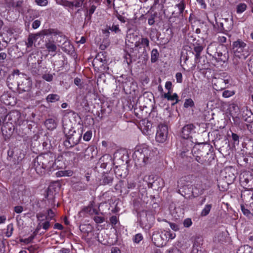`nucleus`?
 I'll return each mask as SVG.
<instances>
[{
  "label": "nucleus",
  "mask_w": 253,
  "mask_h": 253,
  "mask_svg": "<svg viewBox=\"0 0 253 253\" xmlns=\"http://www.w3.org/2000/svg\"><path fill=\"white\" fill-rule=\"evenodd\" d=\"M55 157L51 153H44L37 157L34 161V167L37 173L42 175L46 171H51L55 164Z\"/></svg>",
  "instance_id": "nucleus-1"
},
{
  "label": "nucleus",
  "mask_w": 253,
  "mask_h": 253,
  "mask_svg": "<svg viewBox=\"0 0 253 253\" xmlns=\"http://www.w3.org/2000/svg\"><path fill=\"white\" fill-rule=\"evenodd\" d=\"M154 156L153 150L146 145L137 146L133 154L135 165L139 167H144L150 163Z\"/></svg>",
  "instance_id": "nucleus-2"
},
{
  "label": "nucleus",
  "mask_w": 253,
  "mask_h": 253,
  "mask_svg": "<svg viewBox=\"0 0 253 253\" xmlns=\"http://www.w3.org/2000/svg\"><path fill=\"white\" fill-rule=\"evenodd\" d=\"M59 35L62 37V33L57 29L49 28L44 29L36 34H30L28 37L27 42H26L27 48H32L34 42H35L39 37L48 36L50 35Z\"/></svg>",
  "instance_id": "nucleus-3"
},
{
  "label": "nucleus",
  "mask_w": 253,
  "mask_h": 253,
  "mask_svg": "<svg viewBox=\"0 0 253 253\" xmlns=\"http://www.w3.org/2000/svg\"><path fill=\"white\" fill-rule=\"evenodd\" d=\"M210 146L206 144H202L199 148L194 146L192 150V153L197 162L202 165L209 164V160L207 159L209 154L207 152L209 150Z\"/></svg>",
  "instance_id": "nucleus-4"
},
{
  "label": "nucleus",
  "mask_w": 253,
  "mask_h": 253,
  "mask_svg": "<svg viewBox=\"0 0 253 253\" xmlns=\"http://www.w3.org/2000/svg\"><path fill=\"white\" fill-rule=\"evenodd\" d=\"M197 178L193 175H188L181 177L177 181V185L180 187L179 192L181 191V195L185 196L186 195L190 194L191 184Z\"/></svg>",
  "instance_id": "nucleus-5"
},
{
  "label": "nucleus",
  "mask_w": 253,
  "mask_h": 253,
  "mask_svg": "<svg viewBox=\"0 0 253 253\" xmlns=\"http://www.w3.org/2000/svg\"><path fill=\"white\" fill-rule=\"evenodd\" d=\"M19 78L20 76L18 75L15 76L14 75H12L9 76L7 78V83L8 85L10 84L17 85L20 90L27 91L30 90L32 85L31 82L23 77L24 80L21 83H20L18 82Z\"/></svg>",
  "instance_id": "nucleus-6"
},
{
  "label": "nucleus",
  "mask_w": 253,
  "mask_h": 253,
  "mask_svg": "<svg viewBox=\"0 0 253 253\" xmlns=\"http://www.w3.org/2000/svg\"><path fill=\"white\" fill-rule=\"evenodd\" d=\"M247 44L241 40L238 39L233 42L232 50L235 56L239 59L246 58L248 53Z\"/></svg>",
  "instance_id": "nucleus-7"
},
{
  "label": "nucleus",
  "mask_w": 253,
  "mask_h": 253,
  "mask_svg": "<svg viewBox=\"0 0 253 253\" xmlns=\"http://www.w3.org/2000/svg\"><path fill=\"white\" fill-rule=\"evenodd\" d=\"M82 137L80 131L70 129L67 135V140L64 142L67 147H72L78 144Z\"/></svg>",
  "instance_id": "nucleus-8"
},
{
  "label": "nucleus",
  "mask_w": 253,
  "mask_h": 253,
  "mask_svg": "<svg viewBox=\"0 0 253 253\" xmlns=\"http://www.w3.org/2000/svg\"><path fill=\"white\" fill-rule=\"evenodd\" d=\"M241 185L246 189H253V175L249 171H244L240 176Z\"/></svg>",
  "instance_id": "nucleus-9"
},
{
  "label": "nucleus",
  "mask_w": 253,
  "mask_h": 253,
  "mask_svg": "<svg viewBox=\"0 0 253 253\" xmlns=\"http://www.w3.org/2000/svg\"><path fill=\"white\" fill-rule=\"evenodd\" d=\"M154 222V216L150 212H147L140 215V224L144 229H149Z\"/></svg>",
  "instance_id": "nucleus-10"
},
{
  "label": "nucleus",
  "mask_w": 253,
  "mask_h": 253,
  "mask_svg": "<svg viewBox=\"0 0 253 253\" xmlns=\"http://www.w3.org/2000/svg\"><path fill=\"white\" fill-rule=\"evenodd\" d=\"M8 121L14 125L15 126H21L24 122L21 117V114L18 111L10 112L5 116L4 121Z\"/></svg>",
  "instance_id": "nucleus-11"
},
{
  "label": "nucleus",
  "mask_w": 253,
  "mask_h": 253,
  "mask_svg": "<svg viewBox=\"0 0 253 253\" xmlns=\"http://www.w3.org/2000/svg\"><path fill=\"white\" fill-rule=\"evenodd\" d=\"M168 128L166 125L160 124L157 127L156 140L160 143H164L167 139Z\"/></svg>",
  "instance_id": "nucleus-12"
},
{
  "label": "nucleus",
  "mask_w": 253,
  "mask_h": 253,
  "mask_svg": "<svg viewBox=\"0 0 253 253\" xmlns=\"http://www.w3.org/2000/svg\"><path fill=\"white\" fill-rule=\"evenodd\" d=\"M228 22V19H222V21L218 23L217 21L216 24L213 25L214 31L217 33H224V32H228L232 28L233 24L231 23L229 26H226V23Z\"/></svg>",
  "instance_id": "nucleus-13"
},
{
  "label": "nucleus",
  "mask_w": 253,
  "mask_h": 253,
  "mask_svg": "<svg viewBox=\"0 0 253 253\" xmlns=\"http://www.w3.org/2000/svg\"><path fill=\"white\" fill-rule=\"evenodd\" d=\"M3 125L1 127V132L3 135H5L6 137L10 136L13 131L17 129V126H14L11 124V123H9L8 121H4V119L3 120Z\"/></svg>",
  "instance_id": "nucleus-14"
},
{
  "label": "nucleus",
  "mask_w": 253,
  "mask_h": 253,
  "mask_svg": "<svg viewBox=\"0 0 253 253\" xmlns=\"http://www.w3.org/2000/svg\"><path fill=\"white\" fill-rule=\"evenodd\" d=\"M205 189V186L199 179L195 180L193 184V187L190 192H191L193 197H196L203 194Z\"/></svg>",
  "instance_id": "nucleus-15"
},
{
  "label": "nucleus",
  "mask_w": 253,
  "mask_h": 253,
  "mask_svg": "<svg viewBox=\"0 0 253 253\" xmlns=\"http://www.w3.org/2000/svg\"><path fill=\"white\" fill-rule=\"evenodd\" d=\"M224 79L222 78H218L217 79L215 78L212 80V82H213V85L216 87L215 89L216 90L218 89H222L226 87V85L230 83V78L226 76L224 77L222 76Z\"/></svg>",
  "instance_id": "nucleus-16"
},
{
  "label": "nucleus",
  "mask_w": 253,
  "mask_h": 253,
  "mask_svg": "<svg viewBox=\"0 0 253 253\" xmlns=\"http://www.w3.org/2000/svg\"><path fill=\"white\" fill-rule=\"evenodd\" d=\"M195 126L190 124L184 126L182 129L181 136L183 139H189L192 137L191 134L195 132Z\"/></svg>",
  "instance_id": "nucleus-17"
},
{
  "label": "nucleus",
  "mask_w": 253,
  "mask_h": 253,
  "mask_svg": "<svg viewBox=\"0 0 253 253\" xmlns=\"http://www.w3.org/2000/svg\"><path fill=\"white\" fill-rule=\"evenodd\" d=\"M240 118L248 123H253V113L247 108L244 107L241 109Z\"/></svg>",
  "instance_id": "nucleus-18"
},
{
  "label": "nucleus",
  "mask_w": 253,
  "mask_h": 253,
  "mask_svg": "<svg viewBox=\"0 0 253 253\" xmlns=\"http://www.w3.org/2000/svg\"><path fill=\"white\" fill-rule=\"evenodd\" d=\"M114 171L117 176L120 177H126L127 174V169L126 164H123L120 166H116Z\"/></svg>",
  "instance_id": "nucleus-19"
},
{
  "label": "nucleus",
  "mask_w": 253,
  "mask_h": 253,
  "mask_svg": "<svg viewBox=\"0 0 253 253\" xmlns=\"http://www.w3.org/2000/svg\"><path fill=\"white\" fill-rule=\"evenodd\" d=\"M235 171V169L231 167L225 168V177L228 181L227 184H229V182H233L235 179L236 176L234 173Z\"/></svg>",
  "instance_id": "nucleus-20"
},
{
  "label": "nucleus",
  "mask_w": 253,
  "mask_h": 253,
  "mask_svg": "<svg viewBox=\"0 0 253 253\" xmlns=\"http://www.w3.org/2000/svg\"><path fill=\"white\" fill-rule=\"evenodd\" d=\"M185 8L184 4L182 1L175 5L174 10L172 13V16L174 17L182 16V13Z\"/></svg>",
  "instance_id": "nucleus-21"
},
{
  "label": "nucleus",
  "mask_w": 253,
  "mask_h": 253,
  "mask_svg": "<svg viewBox=\"0 0 253 253\" xmlns=\"http://www.w3.org/2000/svg\"><path fill=\"white\" fill-rule=\"evenodd\" d=\"M112 157L109 155H105L101 157L98 163L100 167L103 169H105L108 164L112 163Z\"/></svg>",
  "instance_id": "nucleus-22"
},
{
  "label": "nucleus",
  "mask_w": 253,
  "mask_h": 253,
  "mask_svg": "<svg viewBox=\"0 0 253 253\" xmlns=\"http://www.w3.org/2000/svg\"><path fill=\"white\" fill-rule=\"evenodd\" d=\"M140 45H142L143 47V53L146 52V48L149 49V41L146 38H142L140 41L135 42V47L141 48Z\"/></svg>",
  "instance_id": "nucleus-23"
},
{
  "label": "nucleus",
  "mask_w": 253,
  "mask_h": 253,
  "mask_svg": "<svg viewBox=\"0 0 253 253\" xmlns=\"http://www.w3.org/2000/svg\"><path fill=\"white\" fill-rule=\"evenodd\" d=\"M241 197L248 202L253 200V189H246L242 192Z\"/></svg>",
  "instance_id": "nucleus-24"
},
{
  "label": "nucleus",
  "mask_w": 253,
  "mask_h": 253,
  "mask_svg": "<svg viewBox=\"0 0 253 253\" xmlns=\"http://www.w3.org/2000/svg\"><path fill=\"white\" fill-rule=\"evenodd\" d=\"M138 38L137 35L131 29H128L126 38V42L129 43H133Z\"/></svg>",
  "instance_id": "nucleus-25"
},
{
  "label": "nucleus",
  "mask_w": 253,
  "mask_h": 253,
  "mask_svg": "<svg viewBox=\"0 0 253 253\" xmlns=\"http://www.w3.org/2000/svg\"><path fill=\"white\" fill-rule=\"evenodd\" d=\"M45 46L49 52H55L57 49L55 42L51 40L45 41Z\"/></svg>",
  "instance_id": "nucleus-26"
},
{
  "label": "nucleus",
  "mask_w": 253,
  "mask_h": 253,
  "mask_svg": "<svg viewBox=\"0 0 253 253\" xmlns=\"http://www.w3.org/2000/svg\"><path fill=\"white\" fill-rule=\"evenodd\" d=\"M182 142L183 146V150L181 152V155L183 156L185 153L188 152L191 150L192 147V141L188 139H184Z\"/></svg>",
  "instance_id": "nucleus-27"
},
{
  "label": "nucleus",
  "mask_w": 253,
  "mask_h": 253,
  "mask_svg": "<svg viewBox=\"0 0 253 253\" xmlns=\"http://www.w3.org/2000/svg\"><path fill=\"white\" fill-rule=\"evenodd\" d=\"M152 240L157 246H160L163 244L161 235L158 232H155L152 235Z\"/></svg>",
  "instance_id": "nucleus-28"
},
{
  "label": "nucleus",
  "mask_w": 253,
  "mask_h": 253,
  "mask_svg": "<svg viewBox=\"0 0 253 253\" xmlns=\"http://www.w3.org/2000/svg\"><path fill=\"white\" fill-rule=\"evenodd\" d=\"M207 53L213 58L216 56V54L218 52L217 49V45L215 43H211L208 46L207 49Z\"/></svg>",
  "instance_id": "nucleus-29"
},
{
  "label": "nucleus",
  "mask_w": 253,
  "mask_h": 253,
  "mask_svg": "<svg viewBox=\"0 0 253 253\" xmlns=\"http://www.w3.org/2000/svg\"><path fill=\"white\" fill-rule=\"evenodd\" d=\"M13 99V98L7 93H4L0 96L1 101L6 105H12V100Z\"/></svg>",
  "instance_id": "nucleus-30"
},
{
  "label": "nucleus",
  "mask_w": 253,
  "mask_h": 253,
  "mask_svg": "<svg viewBox=\"0 0 253 253\" xmlns=\"http://www.w3.org/2000/svg\"><path fill=\"white\" fill-rule=\"evenodd\" d=\"M113 180V175L112 174L106 173L102 176L101 180L102 184H110L112 183Z\"/></svg>",
  "instance_id": "nucleus-31"
},
{
  "label": "nucleus",
  "mask_w": 253,
  "mask_h": 253,
  "mask_svg": "<svg viewBox=\"0 0 253 253\" xmlns=\"http://www.w3.org/2000/svg\"><path fill=\"white\" fill-rule=\"evenodd\" d=\"M204 49V46L199 43L194 44V51L196 52L195 60H198L200 57L201 52Z\"/></svg>",
  "instance_id": "nucleus-32"
},
{
  "label": "nucleus",
  "mask_w": 253,
  "mask_h": 253,
  "mask_svg": "<svg viewBox=\"0 0 253 253\" xmlns=\"http://www.w3.org/2000/svg\"><path fill=\"white\" fill-rule=\"evenodd\" d=\"M45 126L48 129H53L56 127V123L54 120L52 119H49L45 121Z\"/></svg>",
  "instance_id": "nucleus-33"
},
{
  "label": "nucleus",
  "mask_w": 253,
  "mask_h": 253,
  "mask_svg": "<svg viewBox=\"0 0 253 253\" xmlns=\"http://www.w3.org/2000/svg\"><path fill=\"white\" fill-rule=\"evenodd\" d=\"M213 58H214L217 62H225L228 59V57L225 54H223L219 51L216 53V56H214Z\"/></svg>",
  "instance_id": "nucleus-34"
},
{
  "label": "nucleus",
  "mask_w": 253,
  "mask_h": 253,
  "mask_svg": "<svg viewBox=\"0 0 253 253\" xmlns=\"http://www.w3.org/2000/svg\"><path fill=\"white\" fill-rule=\"evenodd\" d=\"M60 99V96L56 94H50L47 95L46 100L48 102H55L58 101Z\"/></svg>",
  "instance_id": "nucleus-35"
},
{
  "label": "nucleus",
  "mask_w": 253,
  "mask_h": 253,
  "mask_svg": "<svg viewBox=\"0 0 253 253\" xmlns=\"http://www.w3.org/2000/svg\"><path fill=\"white\" fill-rule=\"evenodd\" d=\"M159 53L157 49H153L151 51V61L152 63L156 62L159 58Z\"/></svg>",
  "instance_id": "nucleus-36"
},
{
  "label": "nucleus",
  "mask_w": 253,
  "mask_h": 253,
  "mask_svg": "<svg viewBox=\"0 0 253 253\" xmlns=\"http://www.w3.org/2000/svg\"><path fill=\"white\" fill-rule=\"evenodd\" d=\"M237 253H253V249H251L249 246H244L239 248Z\"/></svg>",
  "instance_id": "nucleus-37"
},
{
  "label": "nucleus",
  "mask_w": 253,
  "mask_h": 253,
  "mask_svg": "<svg viewBox=\"0 0 253 253\" xmlns=\"http://www.w3.org/2000/svg\"><path fill=\"white\" fill-rule=\"evenodd\" d=\"M109 30L111 31L112 32H114L115 33H118L121 31V30L119 27V25H115L114 24H113L112 26L108 27L107 30H106V32L108 34L110 33L109 31Z\"/></svg>",
  "instance_id": "nucleus-38"
},
{
  "label": "nucleus",
  "mask_w": 253,
  "mask_h": 253,
  "mask_svg": "<svg viewBox=\"0 0 253 253\" xmlns=\"http://www.w3.org/2000/svg\"><path fill=\"white\" fill-rule=\"evenodd\" d=\"M241 209L243 213V214L248 217L250 218H251L253 216V214L250 212V211L246 209L244 205L241 206Z\"/></svg>",
  "instance_id": "nucleus-39"
},
{
  "label": "nucleus",
  "mask_w": 253,
  "mask_h": 253,
  "mask_svg": "<svg viewBox=\"0 0 253 253\" xmlns=\"http://www.w3.org/2000/svg\"><path fill=\"white\" fill-rule=\"evenodd\" d=\"M211 207L212 205L211 204L207 205L204 209L202 210L201 213V215L203 216L207 215L209 213Z\"/></svg>",
  "instance_id": "nucleus-40"
},
{
  "label": "nucleus",
  "mask_w": 253,
  "mask_h": 253,
  "mask_svg": "<svg viewBox=\"0 0 253 253\" xmlns=\"http://www.w3.org/2000/svg\"><path fill=\"white\" fill-rule=\"evenodd\" d=\"M247 8V5L245 3H240L237 6V12L241 13L243 12Z\"/></svg>",
  "instance_id": "nucleus-41"
},
{
  "label": "nucleus",
  "mask_w": 253,
  "mask_h": 253,
  "mask_svg": "<svg viewBox=\"0 0 253 253\" xmlns=\"http://www.w3.org/2000/svg\"><path fill=\"white\" fill-rule=\"evenodd\" d=\"M55 214L53 210L51 209H49L47 210V215L46 216L45 219L47 220L50 221L55 216Z\"/></svg>",
  "instance_id": "nucleus-42"
},
{
  "label": "nucleus",
  "mask_w": 253,
  "mask_h": 253,
  "mask_svg": "<svg viewBox=\"0 0 253 253\" xmlns=\"http://www.w3.org/2000/svg\"><path fill=\"white\" fill-rule=\"evenodd\" d=\"M194 106V102L191 98L186 99L184 103V107L188 108L189 107H192Z\"/></svg>",
  "instance_id": "nucleus-43"
},
{
  "label": "nucleus",
  "mask_w": 253,
  "mask_h": 253,
  "mask_svg": "<svg viewBox=\"0 0 253 253\" xmlns=\"http://www.w3.org/2000/svg\"><path fill=\"white\" fill-rule=\"evenodd\" d=\"M235 94L234 90H226L222 92V96L225 98H228L233 96Z\"/></svg>",
  "instance_id": "nucleus-44"
},
{
  "label": "nucleus",
  "mask_w": 253,
  "mask_h": 253,
  "mask_svg": "<svg viewBox=\"0 0 253 253\" xmlns=\"http://www.w3.org/2000/svg\"><path fill=\"white\" fill-rule=\"evenodd\" d=\"M13 231V227L12 224H9L7 226V231L5 233L6 236L7 237H10L12 234Z\"/></svg>",
  "instance_id": "nucleus-45"
},
{
  "label": "nucleus",
  "mask_w": 253,
  "mask_h": 253,
  "mask_svg": "<svg viewBox=\"0 0 253 253\" xmlns=\"http://www.w3.org/2000/svg\"><path fill=\"white\" fill-rule=\"evenodd\" d=\"M143 238L141 234L138 233L135 235L133 238V241L135 243H139L141 241L143 240Z\"/></svg>",
  "instance_id": "nucleus-46"
},
{
  "label": "nucleus",
  "mask_w": 253,
  "mask_h": 253,
  "mask_svg": "<svg viewBox=\"0 0 253 253\" xmlns=\"http://www.w3.org/2000/svg\"><path fill=\"white\" fill-rule=\"evenodd\" d=\"M217 41L220 44H223V43H225L227 41V38L226 37L224 36L222 34L218 35L217 38Z\"/></svg>",
  "instance_id": "nucleus-47"
},
{
  "label": "nucleus",
  "mask_w": 253,
  "mask_h": 253,
  "mask_svg": "<svg viewBox=\"0 0 253 253\" xmlns=\"http://www.w3.org/2000/svg\"><path fill=\"white\" fill-rule=\"evenodd\" d=\"M192 224V221L191 218H187L183 221V225L186 228L189 227Z\"/></svg>",
  "instance_id": "nucleus-48"
},
{
  "label": "nucleus",
  "mask_w": 253,
  "mask_h": 253,
  "mask_svg": "<svg viewBox=\"0 0 253 253\" xmlns=\"http://www.w3.org/2000/svg\"><path fill=\"white\" fill-rule=\"evenodd\" d=\"M125 58L126 62L128 65L131 63L133 61H135V59L133 58L131 55L129 53L126 54Z\"/></svg>",
  "instance_id": "nucleus-49"
},
{
  "label": "nucleus",
  "mask_w": 253,
  "mask_h": 253,
  "mask_svg": "<svg viewBox=\"0 0 253 253\" xmlns=\"http://www.w3.org/2000/svg\"><path fill=\"white\" fill-rule=\"evenodd\" d=\"M42 78L47 82H51L53 80V75L50 74H45L42 75Z\"/></svg>",
  "instance_id": "nucleus-50"
},
{
  "label": "nucleus",
  "mask_w": 253,
  "mask_h": 253,
  "mask_svg": "<svg viewBox=\"0 0 253 253\" xmlns=\"http://www.w3.org/2000/svg\"><path fill=\"white\" fill-rule=\"evenodd\" d=\"M136 186V182L133 180H129L127 182V187L129 190L134 189Z\"/></svg>",
  "instance_id": "nucleus-51"
},
{
  "label": "nucleus",
  "mask_w": 253,
  "mask_h": 253,
  "mask_svg": "<svg viewBox=\"0 0 253 253\" xmlns=\"http://www.w3.org/2000/svg\"><path fill=\"white\" fill-rule=\"evenodd\" d=\"M35 2L41 6H46L48 3L47 0H35Z\"/></svg>",
  "instance_id": "nucleus-52"
},
{
  "label": "nucleus",
  "mask_w": 253,
  "mask_h": 253,
  "mask_svg": "<svg viewBox=\"0 0 253 253\" xmlns=\"http://www.w3.org/2000/svg\"><path fill=\"white\" fill-rule=\"evenodd\" d=\"M92 132L90 131H88L84 133L83 138L85 141H89L90 140Z\"/></svg>",
  "instance_id": "nucleus-53"
},
{
  "label": "nucleus",
  "mask_w": 253,
  "mask_h": 253,
  "mask_svg": "<svg viewBox=\"0 0 253 253\" xmlns=\"http://www.w3.org/2000/svg\"><path fill=\"white\" fill-rule=\"evenodd\" d=\"M56 175L57 177H61L66 175H69L67 171L66 170H61L57 172L56 173Z\"/></svg>",
  "instance_id": "nucleus-54"
},
{
  "label": "nucleus",
  "mask_w": 253,
  "mask_h": 253,
  "mask_svg": "<svg viewBox=\"0 0 253 253\" xmlns=\"http://www.w3.org/2000/svg\"><path fill=\"white\" fill-rule=\"evenodd\" d=\"M22 4H23V1L19 0L16 2H13L12 3V6L18 8V11H20L19 9L21 8Z\"/></svg>",
  "instance_id": "nucleus-55"
},
{
  "label": "nucleus",
  "mask_w": 253,
  "mask_h": 253,
  "mask_svg": "<svg viewBox=\"0 0 253 253\" xmlns=\"http://www.w3.org/2000/svg\"><path fill=\"white\" fill-rule=\"evenodd\" d=\"M96 6H95L94 5H92L90 6L88 11H87V12H88V16L89 19L91 18V15L94 13V11L96 9Z\"/></svg>",
  "instance_id": "nucleus-56"
},
{
  "label": "nucleus",
  "mask_w": 253,
  "mask_h": 253,
  "mask_svg": "<svg viewBox=\"0 0 253 253\" xmlns=\"http://www.w3.org/2000/svg\"><path fill=\"white\" fill-rule=\"evenodd\" d=\"M93 219L94 221L97 223H101L104 221V217L100 216H94Z\"/></svg>",
  "instance_id": "nucleus-57"
},
{
  "label": "nucleus",
  "mask_w": 253,
  "mask_h": 253,
  "mask_svg": "<svg viewBox=\"0 0 253 253\" xmlns=\"http://www.w3.org/2000/svg\"><path fill=\"white\" fill-rule=\"evenodd\" d=\"M5 67L0 65V79H2L5 75Z\"/></svg>",
  "instance_id": "nucleus-58"
},
{
  "label": "nucleus",
  "mask_w": 253,
  "mask_h": 253,
  "mask_svg": "<svg viewBox=\"0 0 253 253\" xmlns=\"http://www.w3.org/2000/svg\"><path fill=\"white\" fill-rule=\"evenodd\" d=\"M42 226L43 229L47 230L50 226L49 221L47 220V221L42 223Z\"/></svg>",
  "instance_id": "nucleus-59"
},
{
  "label": "nucleus",
  "mask_w": 253,
  "mask_h": 253,
  "mask_svg": "<svg viewBox=\"0 0 253 253\" xmlns=\"http://www.w3.org/2000/svg\"><path fill=\"white\" fill-rule=\"evenodd\" d=\"M41 25L40 20H36L34 21L32 24V28L34 29H37Z\"/></svg>",
  "instance_id": "nucleus-60"
},
{
  "label": "nucleus",
  "mask_w": 253,
  "mask_h": 253,
  "mask_svg": "<svg viewBox=\"0 0 253 253\" xmlns=\"http://www.w3.org/2000/svg\"><path fill=\"white\" fill-rule=\"evenodd\" d=\"M74 84L80 88H82L83 86L81 84V80L79 78H76L74 79Z\"/></svg>",
  "instance_id": "nucleus-61"
},
{
  "label": "nucleus",
  "mask_w": 253,
  "mask_h": 253,
  "mask_svg": "<svg viewBox=\"0 0 253 253\" xmlns=\"http://www.w3.org/2000/svg\"><path fill=\"white\" fill-rule=\"evenodd\" d=\"M176 81L178 83H181L182 82V75L181 73H177L176 74Z\"/></svg>",
  "instance_id": "nucleus-62"
},
{
  "label": "nucleus",
  "mask_w": 253,
  "mask_h": 253,
  "mask_svg": "<svg viewBox=\"0 0 253 253\" xmlns=\"http://www.w3.org/2000/svg\"><path fill=\"white\" fill-rule=\"evenodd\" d=\"M170 228L174 231H176L179 230L178 226L174 223L169 222Z\"/></svg>",
  "instance_id": "nucleus-63"
},
{
  "label": "nucleus",
  "mask_w": 253,
  "mask_h": 253,
  "mask_svg": "<svg viewBox=\"0 0 253 253\" xmlns=\"http://www.w3.org/2000/svg\"><path fill=\"white\" fill-rule=\"evenodd\" d=\"M23 211V208L22 206H18L14 208V211L17 213H21Z\"/></svg>",
  "instance_id": "nucleus-64"
}]
</instances>
